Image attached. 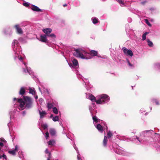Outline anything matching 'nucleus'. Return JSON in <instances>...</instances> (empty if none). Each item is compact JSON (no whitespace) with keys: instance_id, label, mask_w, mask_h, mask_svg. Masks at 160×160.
Listing matches in <instances>:
<instances>
[{"instance_id":"obj_62","label":"nucleus","mask_w":160,"mask_h":160,"mask_svg":"<svg viewBox=\"0 0 160 160\" xmlns=\"http://www.w3.org/2000/svg\"><path fill=\"white\" fill-rule=\"evenodd\" d=\"M131 0H127L126 1H127L128 2H130Z\"/></svg>"},{"instance_id":"obj_29","label":"nucleus","mask_w":160,"mask_h":160,"mask_svg":"<svg viewBox=\"0 0 160 160\" xmlns=\"http://www.w3.org/2000/svg\"><path fill=\"white\" fill-rule=\"evenodd\" d=\"M127 63L128 64V66L129 67V68L131 69H132L134 68V66L133 64H131L130 63V61L128 59H127Z\"/></svg>"},{"instance_id":"obj_43","label":"nucleus","mask_w":160,"mask_h":160,"mask_svg":"<svg viewBox=\"0 0 160 160\" xmlns=\"http://www.w3.org/2000/svg\"><path fill=\"white\" fill-rule=\"evenodd\" d=\"M45 136L46 139H48L49 137V133L47 131L45 133Z\"/></svg>"},{"instance_id":"obj_6","label":"nucleus","mask_w":160,"mask_h":160,"mask_svg":"<svg viewBox=\"0 0 160 160\" xmlns=\"http://www.w3.org/2000/svg\"><path fill=\"white\" fill-rule=\"evenodd\" d=\"M110 101V97L107 94H103L100 95L96 101L97 104H102L107 103Z\"/></svg>"},{"instance_id":"obj_38","label":"nucleus","mask_w":160,"mask_h":160,"mask_svg":"<svg viewBox=\"0 0 160 160\" xmlns=\"http://www.w3.org/2000/svg\"><path fill=\"white\" fill-rule=\"evenodd\" d=\"M52 120L54 122H57V121H58V120H59L58 116H56L52 118Z\"/></svg>"},{"instance_id":"obj_15","label":"nucleus","mask_w":160,"mask_h":160,"mask_svg":"<svg viewBox=\"0 0 160 160\" xmlns=\"http://www.w3.org/2000/svg\"><path fill=\"white\" fill-rule=\"evenodd\" d=\"M14 27L16 28L17 32L18 34H22L23 31L22 29L21 28H19V25H16L14 26Z\"/></svg>"},{"instance_id":"obj_53","label":"nucleus","mask_w":160,"mask_h":160,"mask_svg":"<svg viewBox=\"0 0 160 160\" xmlns=\"http://www.w3.org/2000/svg\"><path fill=\"white\" fill-rule=\"evenodd\" d=\"M3 143L2 142H0V146L2 147L3 146Z\"/></svg>"},{"instance_id":"obj_63","label":"nucleus","mask_w":160,"mask_h":160,"mask_svg":"<svg viewBox=\"0 0 160 160\" xmlns=\"http://www.w3.org/2000/svg\"><path fill=\"white\" fill-rule=\"evenodd\" d=\"M143 110H140V112H141V113H142V111H143Z\"/></svg>"},{"instance_id":"obj_48","label":"nucleus","mask_w":160,"mask_h":160,"mask_svg":"<svg viewBox=\"0 0 160 160\" xmlns=\"http://www.w3.org/2000/svg\"><path fill=\"white\" fill-rule=\"evenodd\" d=\"M132 19L130 18H128V22L129 23L131 22H132Z\"/></svg>"},{"instance_id":"obj_14","label":"nucleus","mask_w":160,"mask_h":160,"mask_svg":"<svg viewBox=\"0 0 160 160\" xmlns=\"http://www.w3.org/2000/svg\"><path fill=\"white\" fill-rule=\"evenodd\" d=\"M152 67L155 70L160 71V63H155L153 65Z\"/></svg>"},{"instance_id":"obj_8","label":"nucleus","mask_w":160,"mask_h":160,"mask_svg":"<svg viewBox=\"0 0 160 160\" xmlns=\"http://www.w3.org/2000/svg\"><path fill=\"white\" fill-rule=\"evenodd\" d=\"M18 105L16 104H14V110H13V111H11L9 112V115L10 116V119H13L15 117V114L16 112L18 111H20L19 109L18 108Z\"/></svg>"},{"instance_id":"obj_47","label":"nucleus","mask_w":160,"mask_h":160,"mask_svg":"<svg viewBox=\"0 0 160 160\" xmlns=\"http://www.w3.org/2000/svg\"><path fill=\"white\" fill-rule=\"evenodd\" d=\"M45 152L46 154H48V156H49V153L51 154V153L50 152H48V148L46 149L45 151Z\"/></svg>"},{"instance_id":"obj_40","label":"nucleus","mask_w":160,"mask_h":160,"mask_svg":"<svg viewBox=\"0 0 160 160\" xmlns=\"http://www.w3.org/2000/svg\"><path fill=\"white\" fill-rule=\"evenodd\" d=\"M42 127L44 130H45L47 129L48 126V125L45 123L43 124Z\"/></svg>"},{"instance_id":"obj_33","label":"nucleus","mask_w":160,"mask_h":160,"mask_svg":"<svg viewBox=\"0 0 160 160\" xmlns=\"http://www.w3.org/2000/svg\"><path fill=\"white\" fill-rule=\"evenodd\" d=\"M52 111L53 113L55 114H58V110L57 108L55 107H54L52 108Z\"/></svg>"},{"instance_id":"obj_24","label":"nucleus","mask_w":160,"mask_h":160,"mask_svg":"<svg viewBox=\"0 0 160 160\" xmlns=\"http://www.w3.org/2000/svg\"><path fill=\"white\" fill-rule=\"evenodd\" d=\"M73 147L76 151L77 153H78L77 159L78 160H82V159H81V158H80V154L79 153V152L78 149V148L75 145H73Z\"/></svg>"},{"instance_id":"obj_10","label":"nucleus","mask_w":160,"mask_h":160,"mask_svg":"<svg viewBox=\"0 0 160 160\" xmlns=\"http://www.w3.org/2000/svg\"><path fill=\"white\" fill-rule=\"evenodd\" d=\"M122 50L124 54L128 56L132 57L133 55V53L132 51L130 49H128L125 47L122 48Z\"/></svg>"},{"instance_id":"obj_46","label":"nucleus","mask_w":160,"mask_h":160,"mask_svg":"<svg viewBox=\"0 0 160 160\" xmlns=\"http://www.w3.org/2000/svg\"><path fill=\"white\" fill-rule=\"evenodd\" d=\"M108 141H103V146L105 147L107 146V143H108Z\"/></svg>"},{"instance_id":"obj_57","label":"nucleus","mask_w":160,"mask_h":160,"mask_svg":"<svg viewBox=\"0 0 160 160\" xmlns=\"http://www.w3.org/2000/svg\"><path fill=\"white\" fill-rule=\"evenodd\" d=\"M11 123L10 122H9V123H8V127L9 128V126L11 124Z\"/></svg>"},{"instance_id":"obj_23","label":"nucleus","mask_w":160,"mask_h":160,"mask_svg":"<svg viewBox=\"0 0 160 160\" xmlns=\"http://www.w3.org/2000/svg\"><path fill=\"white\" fill-rule=\"evenodd\" d=\"M97 129L100 132H102L103 131V129L102 126L99 124L98 123L95 126Z\"/></svg>"},{"instance_id":"obj_44","label":"nucleus","mask_w":160,"mask_h":160,"mask_svg":"<svg viewBox=\"0 0 160 160\" xmlns=\"http://www.w3.org/2000/svg\"><path fill=\"white\" fill-rule=\"evenodd\" d=\"M145 21L146 23L149 26H151V24L150 23V22L148 21V19H145Z\"/></svg>"},{"instance_id":"obj_36","label":"nucleus","mask_w":160,"mask_h":160,"mask_svg":"<svg viewBox=\"0 0 160 160\" xmlns=\"http://www.w3.org/2000/svg\"><path fill=\"white\" fill-rule=\"evenodd\" d=\"M73 4L76 6H78L80 4V2L78 0H75L73 2Z\"/></svg>"},{"instance_id":"obj_21","label":"nucleus","mask_w":160,"mask_h":160,"mask_svg":"<svg viewBox=\"0 0 160 160\" xmlns=\"http://www.w3.org/2000/svg\"><path fill=\"white\" fill-rule=\"evenodd\" d=\"M87 98H88L89 99L91 100L92 102H95L97 100L96 99L95 97L92 95L89 94L88 97V96H87Z\"/></svg>"},{"instance_id":"obj_52","label":"nucleus","mask_w":160,"mask_h":160,"mask_svg":"<svg viewBox=\"0 0 160 160\" xmlns=\"http://www.w3.org/2000/svg\"><path fill=\"white\" fill-rule=\"evenodd\" d=\"M133 139H138V140L139 139V138L138 137H137V136H133Z\"/></svg>"},{"instance_id":"obj_16","label":"nucleus","mask_w":160,"mask_h":160,"mask_svg":"<svg viewBox=\"0 0 160 160\" xmlns=\"http://www.w3.org/2000/svg\"><path fill=\"white\" fill-rule=\"evenodd\" d=\"M19 147L17 145H16L15 146V148L14 149H13L12 150H10L8 151V152L9 153L14 155L16 154V152L18 151V149Z\"/></svg>"},{"instance_id":"obj_55","label":"nucleus","mask_w":160,"mask_h":160,"mask_svg":"<svg viewBox=\"0 0 160 160\" xmlns=\"http://www.w3.org/2000/svg\"><path fill=\"white\" fill-rule=\"evenodd\" d=\"M53 116L52 114H51L50 116V118H52H52H53Z\"/></svg>"},{"instance_id":"obj_20","label":"nucleus","mask_w":160,"mask_h":160,"mask_svg":"<svg viewBox=\"0 0 160 160\" xmlns=\"http://www.w3.org/2000/svg\"><path fill=\"white\" fill-rule=\"evenodd\" d=\"M50 135L52 137L55 136L56 134V130L53 128H51L49 130Z\"/></svg>"},{"instance_id":"obj_42","label":"nucleus","mask_w":160,"mask_h":160,"mask_svg":"<svg viewBox=\"0 0 160 160\" xmlns=\"http://www.w3.org/2000/svg\"><path fill=\"white\" fill-rule=\"evenodd\" d=\"M154 146L156 148L157 151L160 150V146L159 145H158L157 144H155Z\"/></svg>"},{"instance_id":"obj_32","label":"nucleus","mask_w":160,"mask_h":160,"mask_svg":"<svg viewBox=\"0 0 160 160\" xmlns=\"http://www.w3.org/2000/svg\"><path fill=\"white\" fill-rule=\"evenodd\" d=\"M29 93L32 95H34L35 94V92L34 88L33 89L31 88H29Z\"/></svg>"},{"instance_id":"obj_34","label":"nucleus","mask_w":160,"mask_h":160,"mask_svg":"<svg viewBox=\"0 0 160 160\" xmlns=\"http://www.w3.org/2000/svg\"><path fill=\"white\" fill-rule=\"evenodd\" d=\"M149 33V32H146L144 34H143L142 35V41H144L145 39H146V36L147 34Z\"/></svg>"},{"instance_id":"obj_41","label":"nucleus","mask_w":160,"mask_h":160,"mask_svg":"<svg viewBox=\"0 0 160 160\" xmlns=\"http://www.w3.org/2000/svg\"><path fill=\"white\" fill-rule=\"evenodd\" d=\"M2 158H3V160H4V159L6 160L7 156L5 154H3L2 155H0V159Z\"/></svg>"},{"instance_id":"obj_28","label":"nucleus","mask_w":160,"mask_h":160,"mask_svg":"<svg viewBox=\"0 0 160 160\" xmlns=\"http://www.w3.org/2000/svg\"><path fill=\"white\" fill-rule=\"evenodd\" d=\"M92 23L94 24L97 23L98 22V19L97 18L95 17H93L92 18Z\"/></svg>"},{"instance_id":"obj_39","label":"nucleus","mask_w":160,"mask_h":160,"mask_svg":"<svg viewBox=\"0 0 160 160\" xmlns=\"http://www.w3.org/2000/svg\"><path fill=\"white\" fill-rule=\"evenodd\" d=\"M18 155L19 157L21 158H23V156L22 154V152L21 151H19L18 152Z\"/></svg>"},{"instance_id":"obj_3","label":"nucleus","mask_w":160,"mask_h":160,"mask_svg":"<svg viewBox=\"0 0 160 160\" xmlns=\"http://www.w3.org/2000/svg\"><path fill=\"white\" fill-rule=\"evenodd\" d=\"M73 55L77 58H79L82 59H89L92 56H98V52L94 50H92L90 53L86 52L85 51L80 48L76 49L73 53Z\"/></svg>"},{"instance_id":"obj_50","label":"nucleus","mask_w":160,"mask_h":160,"mask_svg":"<svg viewBox=\"0 0 160 160\" xmlns=\"http://www.w3.org/2000/svg\"><path fill=\"white\" fill-rule=\"evenodd\" d=\"M26 114V112L25 111H23L22 112V114L23 116H24Z\"/></svg>"},{"instance_id":"obj_12","label":"nucleus","mask_w":160,"mask_h":160,"mask_svg":"<svg viewBox=\"0 0 160 160\" xmlns=\"http://www.w3.org/2000/svg\"><path fill=\"white\" fill-rule=\"evenodd\" d=\"M31 9L32 11L36 12H43V10L40 9L38 6L33 5H32Z\"/></svg>"},{"instance_id":"obj_17","label":"nucleus","mask_w":160,"mask_h":160,"mask_svg":"<svg viewBox=\"0 0 160 160\" xmlns=\"http://www.w3.org/2000/svg\"><path fill=\"white\" fill-rule=\"evenodd\" d=\"M113 135L112 132L110 131H108L107 132L106 136H105L103 140H107V139L111 138Z\"/></svg>"},{"instance_id":"obj_59","label":"nucleus","mask_w":160,"mask_h":160,"mask_svg":"<svg viewBox=\"0 0 160 160\" xmlns=\"http://www.w3.org/2000/svg\"><path fill=\"white\" fill-rule=\"evenodd\" d=\"M17 100V98H14L13 99V100L14 101H15Z\"/></svg>"},{"instance_id":"obj_30","label":"nucleus","mask_w":160,"mask_h":160,"mask_svg":"<svg viewBox=\"0 0 160 160\" xmlns=\"http://www.w3.org/2000/svg\"><path fill=\"white\" fill-rule=\"evenodd\" d=\"M147 41L148 43V44L149 47H151L153 46V43L152 42L150 41L149 39H147Z\"/></svg>"},{"instance_id":"obj_18","label":"nucleus","mask_w":160,"mask_h":160,"mask_svg":"<svg viewBox=\"0 0 160 160\" xmlns=\"http://www.w3.org/2000/svg\"><path fill=\"white\" fill-rule=\"evenodd\" d=\"M92 117L93 121V123L95 126L97 124L100 122V120L98 119L97 117L93 116V115Z\"/></svg>"},{"instance_id":"obj_61","label":"nucleus","mask_w":160,"mask_h":160,"mask_svg":"<svg viewBox=\"0 0 160 160\" xmlns=\"http://www.w3.org/2000/svg\"><path fill=\"white\" fill-rule=\"evenodd\" d=\"M59 124H60V125L61 126H62V123H59Z\"/></svg>"},{"instance_id":"obj_31","label":"nucleus","mask_w":160,"mask_h":160,"mask_svg":"<svg viewBox=\"0 0 160 160\" xmlns=\"http://www.w3.org/2000/svg\"><path fill=\"white\" fill-rule=\"evenodd\" d=\"M151 102L152 103H155L156 105H159V103L158 100L156 99L153 98L152 99Z\"/></svg>"},{"instance_id":"obj_60","label":"nucleus","mask_w":160,"mask_h":160,"mask_svg":"<svg viewBox=\"0 0 160 160\" xmlns=\"http://www.w3.org/2000/svg\"><path fill=\"white\" fill-rule=\"evenodd\" d=\"M63 6L65 7L67 6V4H65L63 5Z\"/></svg>"},{"instance_id":"obj_35","label":"nucleus","mask_w":160,"mask_h":160,"mask_svg":"<svg viewBox=\"0 0 160 160\" xmlns=\"http://www.w3.org/2000/svg\"><path fill=\"white\" fill-rule=\"evenodd\" d=\"M117 1L120 4L121 6L124 7L125 6V3L122 0H117Z\"/></svg>"},{"instance_id":"obj_4","label":"nucleus","mask_w":160,"mask_h":160,"mask_svg":"<svg viewBox=\"0 0 160 160\" xmlns=\"http://www.w3.org/2000/svg\"><path fill=\"white\" fill-rule=\"evenodd\" d=\"M154 130L150 129L142 131L140 133V136L141 137H144L148 139L153 140H158L160 137V134L158 133Z\"/></svg>"},{"instance_id":"obj_7","label":"nucleus","mask_w":160,"mask_h":160,"mask_svg":"<svg viewBox=\"0 0 160 160\" xmlns=\"http://www.w3.org/2000/svg\"><path fill=\"white\" fill-rule=\"evenodd\" d=\"M42 31L45 34V35H46L47 37L52 38V40H54L56 38L55 35L53 33L50 34L52 31V29L50 28L43 29Z\"/></svg>"},{"instance_id":"obj_2","label":"nucleus","mask_w":160,"mask_h":160,"mask_svg":"<svg viewBox=\"0 0 160 160\" xmlns=\"http://www.w3.org/2000/svg\"><path fill=\"white\" fill-rule=\"evenodd\" d=\"M18 102L19 103L18 105V108L19 110L30 109L32 107V99L28 96H23L22 98H18Z\"/></svg>"},{"instance_id":"obj_25","label":"nucleus","mask_w":160,"mask_h":160,"mask_svg":"<svg viewBox=\"0 0 160 160\" xmlns=\"http://www.w3.org/2000/svg\"><path fill=\"white\" fill-rule=\"evenodd\" d=\"M25 92V91L24 88L23 87H21L19 92V94L20 95H23Z\"/></svg>"},{"instance_id":"obj_19","label":"nucleus","mask_w":160,"mask_h":160,"mask_svg":"<svg viewBox=\"0 0 160 160\" xmlns=\"http://www.w3.org/2000/svg\"><path fill=\"white\" fill-rule=\"evenodd\" d=\"M47 36L46 35H41L40 36V41L43 42H46L47 40Z\"/></svg>"},{"instance_id":"obj_9","label":"nucleus","mask_w":160,"mask_h":160,"mask_svg":"<svg viewBox=\"0 0 160 160\" xmlns=\"http://www.w3.org/2000/svg\"><path fill=\"white\" fill-rule=\"evenodd\" d=\"M89 107L90 112L92 116L94 113L97 112V111L96 110V106L94 103H92L91 105H90Z\"/></svg>"},{"instance_id":"obj_5","label":"nucleus","mask_w":160,"mask_h":160,"mask_svg":"<svg viewBox=\"0 0 160 160\" xmlns=\"http://www.w3.org/2000/svg\"><path fill=\"white\" fill-rule=\"evenodd\" d=\"M112 149L116 153L123 155H126L128 154V153L122 149V148L119 146L116 143L112 142Z\"/></svg>"},{"instance_id":"obj_54","label":"nucleus","mask_w":160,"mask_h":160,"mask_svg":"<svg viewBox=\"0 0 160 160\" xmlns=\"http://www.w3.org/2000/svg\"><path fill=\"white\" fill-rule=\"evenodd\" d=\"M128 26H129L128 24H126L125 26V28H128Z\"/></svg>"},{"instance_id":"obj_58","label":"nucleus","mask_w":160,"mask_h":160,"mask_svg":"<svg viewBox=\"0 0 160 160\" xmlns=\"http://www.w3.org/2000/svg\"><path fill=\"white\" fill-rule=\"evenodd\" d=\"M35 98L36 99H38V96L37 95V96H36L35 97Z\"/></svg>"},{"instance_id":"obj_37","label":"nucleus","mask_w":160,"mask_h":160,"mask_svg":"<svg viewBox=\"0 0 160 160\" xmlns=\"http://www.w3.org/2000/svg\"><path fill=\"white\" fill-rule=\"evenodd\" d=\"M55 143V141H49L48 142V145H53Z\"/></svg>"},{"instance_id":"obj_11","label":"nucleus","mask_w":160,"mask_h":160,"mask_svg":"<svg viewBox=\"0 0 160 160\" xmlns=\"http://www.w3.org/2000/svg\"><path fill=\"white\" fill-rule=\"evenodd\" d=\"M72 63L71 62H68V64L69 66L71 67H76L78 66V61L76 59H73L72 60Z\"/></svg>"},{"instance_id":"obj_22","label":"nucleus","mask_w":160,"mask_h":160,"mask_svg":"<svg viewBox=\"0 0 160 160\" xmlns=\"http://www.w3.org/2000/svg\"><path fill=\"white\" fill-rule=\"evenodd\" d=\"M77 77L78 79L81 78L82 79L84 82L85 83V85L86 86L87 84H88L89 83L88 80L84 78L82 75H78Z\"/></svg>"},{"instance_id":"obj_27","label":"nucleus","mask_w":160,"mask_h":160,"mask_svg":"<svg viewBox=\"0 0 160 160\" xmlns=\"http://www.w3.org/2000/svg\"><path fill=\"white\" fill-rule=\"evenodd\" d=\"M53 104L51 103L48 102L47 103V107L48 109H50L51 108H53Z\"/></svg>"},{"instance_id":"obj_64","label":"nucleus","mask_w":160,"mask_h":160,"mask_svg":"<svg viewBox=\"0 0 160 160\" xmlns=\"http://www.w3.org/2000/svg\"><path fill=\"white\" fill-rule=\"evenodd\" d=\"M39 91H40L41 92V89H40V87H39Z\"/></svg>"},{"instance_id":"obj_13","label":"nucleus","mask_w":160,"mask_h":160,"mask_svg":"<svg viewBox=\"0 0 160 160\" xmlns=\"http://www.w3.org/2000/svg\"><path fill=\"white\" fill-rule=\"evenodd\" d=\"M38 111L40 115V119L44 118L46 116L47 113L45 111H42V109L40 110L39 109H38Z\"/></svg>"},{"instance_id":"obj_56","label":"nucleus","mask_w":160,"mask_h":160,"mask_svg":"<svg viewBox=\"0 0 160 160\" xmlns=\"http://www.w3.org/2000/svg\"><path fill=\"white\" fill-rule=\"evenodd\" d=\"M139 141V142H138V143H137V144H139L140 143H141V141H140V140H139V141Z\"/></svg>"},{"instance_id":"obj_51","label":"nucleus","mask_w":160,"mask_h":160,"mask_svg":"<svg viewBox=\"0 0 160 160\" xmlns=\"http://www.w3.org/2000/svg\"><path fill=\"white\" fill-rule=\"evenodd\" d=\"M39 102H43V100L42 98H40L39 99Z\"/></svg>"},{"instance_id":"obj_26","label":"nucleus","mask_w":160,"mask_h":160,"mask_svg":"<svg viewBox=\"0 0 160 160\" xmlns=\"http://www.w3.org/2000/svg\"><path fill=\"white\" fill-rule=\"evenodd\" d=\"M8 32H10V33H9L10 35L11 34H12V32L11 31V30L10 28H8L5 29L3 31V32L5 34H8Z\"/></svg>"},{"instance_id":"obj_49","label":"nucleus","mask_w":160,"mask_h":160,"mask_svg":"<svg viewBox=\"0 0 160 160\" xmlns=\"http://www.w3.org/2000/svg\"><path fill=\"white\" fill-rule=\"evenodd\" d=\"M48 157L47 158V160H50V158H51V154H49V156H48Z\"/></svg>"},{"instance_id":"obj_1","label":"nucleus","mask_w":160,"mask_h":160,"mask_svg":"<svg viewBox=\"0 0 160 160\" xmlns=\"http://www.w3.org/2000/svg\"><path fill=\"white\" fill-rule=\"evenodd\" d=\"M12 47L13 51L14 52L15 56L14 59H18L22 64V68L23 72L25 73H28L30 75H32L33 72L31 69L30 67L27 66V63L24 62L22 61V58L19 55L21 53L22 49L19 46L18 41L16 40H14L12 43Z\"/></svg>"},{"instance_id":"obj_45","label":"nucleus","mask_w":160,"mask_h":160,"mask_svg":"<svg viewBox=\"0 0 160 160\" xmlns=\"http://www.w3.org/2000/svg\"><path fill=\"white\" fill-rule=\"evenodd\" d=\"M29 4H30V3L29 2H26L23 3V4L24 6L27 7L28 6H29Z\"/></svg>"}]
</instances>
